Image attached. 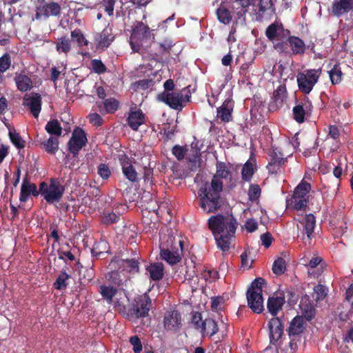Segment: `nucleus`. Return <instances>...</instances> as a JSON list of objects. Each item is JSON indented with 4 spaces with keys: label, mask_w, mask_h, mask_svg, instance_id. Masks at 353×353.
Here are the masks:
<instances>
[{
    "label": "nucleus",
    "mask_w": 353,
    "mask_h": 353,
    "mask_svg": "<svg viewBox=\"0 0 353 353\" xmlns=\"http://www.w3.org/2000/svg\"><path fill=\"white\" fill-rule=\"evenodd\" d=\"M285 303L284 294L282 292L274 294L273 296H270L267 303V307L268 312L272 315L276 316L280 310H282L283 305Z\"/></svg>",
    "instance_id": "24"
},
{
    "label": "nucleus",
    "mask_w": 353,
    "mask_h": 353,
    "mask_svg": "<svg viewBox=\"0 0 353 353\" xmlns=\"http://www.w3.org/2000/svg\"><path fill=\"white\" fill-rule=\"evenodd\" d=\"M112 271L108 272L105 278L108 280L109 285L114 286L117 288L123 285V279L121 278L119 271L118 269H111Z\"/></svg>",
    "instance_id": "39"
},
{
    "label": "nucleus",
    "mask_w": 353,
    "mask_h": 353,
    "mask_svg": "<svg viewBox=\"0 0 353 353\" xmlns=\"http://www.w3.org/2000/svg\"><path fill=\"white\" fill-rule=\"evenodd\" d=\"M87 142L88 139L85 131L80 127H76L68 143V151L75 157Z\"/></svg>",
    "instance_id": "12"
},
{
    "label": "nucleus",
    "mask_w": 353,
    "mask_h": 353,
    "mask_svg": "<svg viewBox=\"0 0 353 353\" xmlns=\"http://www.w3.org/2000/svg\"><path fill=\"white\" fill-rule=\"evenodd\" d=\"M343 72L339 63L334 65L332 68L329 71V76L331 83L333 85L339 84L342 81Z\"/></svg>",
    "instance_id": "42"
},
{
    "label": "nucleus",
    "mask_w": 353,
    "mask_h": 353,
    "mask_svg": "<svg viewBox=\"0 0 353 353\" xmlns=\"http://www.w3.org/2000/svg\"><path fill=\"white\" fill-rule=\"evenodd\" d=\"M90 65L92 70L98 74H101L107 72V67L100 59L91 60Z\"/></svg>",
    "instance_id": "53"
},
{
    "label": "nucleus",
    "mask_w": 353,
    "mask_h": 353,
    "mask_svg": "<svg viewBox=\"0 0 353 353\" xmlns=\"http://www.w3.org/2000/svg\"><path fill=\"white\" fill-rule=\"evenodd\" d=\"M11 65V57L6 53L0 57V72L3 73L8 70Z\"/></svg>",
    "instance_id": "58"
},
{
    "label": "nucleus",
    "mask_w": 353,
    "mask_h": 353,
    "mask_svg": "<svg viewBox=\"0 0 353 353\" xmlns=\"http://www.w3.org/2000/svg\"><path fill=\"white\" fill-rule=\"evenodd\" d=\"M300 307L304 315V317L307 320L310 321L315 315V310L314 306L310 303H306V301L303 302L301 300L300 303Z\"/></svg>",
    "instance_id": "45"
},
{
    "label": "nucleus",
    "mask_w": 353,
    "mask_h": 353,
    "mask_svg": "<svg viewBox=\"0 0 353 353\" xmlns=\"http://www.w3.org/2000/svg\"><path fill=\"white\" fill-rule=\"evenodd\" d=\"M223 184L216 180L208 182L199 190L198 197L199 205L202 210L207 214L217 212L223 205V199L221 193L223 190Z\"/></svg>",
    "instance_id": "1"
},
{
    "label": "nucleus",
    "mask_w": 353,
    "mask_h": 353,
    "mask_svg": "<svg viewBox=\"0 0 353 353\" xmlns=\"http://www.w3.org/2000/svg\"><path fill=\"white\" fill-rule=\"evenodd\" d=\"M59 138L50 137L47 140L40 143V147L48 154H55L59 150Z\"/></svg>",
    "instance_id": "33"
},
{
    "label": "nucleus",
    "mask_w": 353,
    "mask_h": 353,
    "mask_svg": "<svg viewBox=\"0 0 353 353\" xmlns=\"http://www.w3.org/2000/svg\"><path fill=\"white\" fill-rule=\"evenodd\" d=\"M61 11V8L58 3L50 2L42 6L37 7L34 18L37 20H40L43 17L47 19L50 16L58 17L60 16Z\"/></svg>",
    "instance_id": "18"
},
{
    "label": "nucleus",
    "mask_w": 353,
    "mask_h": 353,
    "mask_svg": "<svg viewBox=\"0 0 353 353\" xmlns=\"http://www.w3.org/2000/svg\"><path fill=\"white\" fill-rule=\"evenodd\" d=\"M265 284L264 279L256 278L247 292L248 305L256 314H261L264 310L262 290Z\"/></svg>",
    "instance_id": "4"
},
{
    "label": "nucleus",
    "mask_w": 353,
    "mask_h": 353,
    "mask_svg": "<svg viewBox=\"0 0 353 353\" xmlns=\"http://www.w3.org/2000/svg\"><path fill=\"white\" fill-rule=\"evenodd\" d=\"M120 219V216L116 213L112 212H104L101 216V221L105 225H112L117 223Z\"/></svg>",
    "instance_id": "54"
},
{
    "label": "nucleus",
    "mask_w": 353,
    "mask_h": 353,
    "mask_svg": "<svg viewBox=\"0 0 353 353\" xmlns=\"http://www.w3.org/2000/svg\"><path fill=\"white\" fill-rule=\"evenodd\" d=\"M217 18L220 22L228 24L232 20L230 11L224 7H220L216 10Z\"/></svg>",
    "instance_id": "49"
},
{
    "label": "nucleus",
    "mask_w": 353,
    "mask_h": 353,
    "mask_svg": "<svg viewBox=\"0 0 353 353\" xmlns=\"http://www.w3.org/2000/svg\"><path fill=\"white\" fill-rule=\"evenodd\" d=\"M305 329L306 324L304 318L301 316H296L290 323V325L286 331L290 338H301V335L304 332Z\"/></svg>",
    "instance_id": "22"
},
{
    "label": "nucleus",
    "mask_w": 353,
    "mask_h": 353,
    "mask_svg": "<svg viewBox=\"0 0 353 353\" xmlns=\"http://www.w3.org/2000/svg\"><path fill=\"white\" fill-rule=\"evenodd\" d=\"M71 38L79 47L88 45V40L85 39L82 31L79 28H76L71 32Z\"/></svg>",
    "instance_id": "46"
},
{
    "label": "nucleus",
    "mask_w": 353,
    "mask_h": 353,
    "mask_svg": "<svg viewBox=\"0 0 353 353\" xmlns=\"http://www.w3.org/2000/svg\"><path fill=\"white\" fill-rule=\"evenodd\" d=\"M314 293L313 297L316 301L323 300L327 294L325 286L321 284H318L314 288Z\"/></svg>",
    "instance_id": "55"
},
{
    "label": "nucleus",
    "mask_w": 353,
    "mask_h": 353,
    "mask_svg": "<svg viewBox=\"0 0 353 353\" xmlns=\"http://www.w3.org/2000/svg\"><path fill=\"white\" fill-rule=\"evenodd\" d=\"M152 307V300L147 293L137 296L130 309V314L136 318L148 316Z\"/></svg>",
    "instance_id": "11"
},
{
    "label": "nucleus",
    "mask_w": 353,
    "mask_h": 353,
    "mask_svg": "<svg viewBox=\"0 0 353 353\" xmlns=\"http://www.w3.org/2000/svg\"><path fill=\"white\" fill-rule=\"evenodd\" d=\"M232 165L230 163L226 164L225 162L219 161L216 165V174L213 176L212 181L214 179L216 181L223 184V182L221 181V179H232V173L230 171V168Z\"/></svg>",
    "instance_id": "26"
},
{
    "label": "nucleus",
    "mask_w": 353,
    "mask_h": 353,
    "mask_svg": "<svg viewBox=\"0 0 353 353\" xmlns=\"http://www.w3.org/2000/svg\"><path fill=\"white\" fill-rule=\"evenodd\" d=\"M275 13L272 0H259L258 10L256 11V20L263 21L270 20Z\"/></svg>",
    "instance_id": "20"
},
{
    "label": "nucleus",
    "mask_w": 353,
    "mask_h": 353,
    "mask_svg": "<svg viewBox=\"0 0 353 353\" xmlns=\"http://www.w3.org/2000/svg\"><path fill=\"white\" fill-rule=\"evenodd\" d=\"M290 34V31L285 29L281 22L274 21L268 26L265 30V36L272 42L285 41Z\"/></svg>",
    "instance_id": "13"
},
{
    "label": "nucleus",
    "mask_w": 353,
    "mask_h": 353,
    "mask_svg": "<svg viewBox=\"0 0 353 353\" xmlns=\"http://www.w3.org/2000/svg\"><path fill=\"white\" fill-rule=\"evenodd\" d=\"M261 190L259 185L251 184L248 190V196L250 201H254L261 196Z\"/></svg>",
    "instance_id": "57"
},
{
    "label": "nucleus",
    "mask_w": 353,
    "mask_h": 353,
    "mask_svg": "<svg viewBox=\"0 0 353 353\" xmlns=\"http://www.w3.org/2000/svg\"><path fill=\"white\" fill-rule=\"evenodd\" d=\"M219 330L217 323L211 318L204 319V326L202 334L214 335Z\"/></svg>",
    "instance_id": "41"
},
{
    "label": "nucleus",
    "mask_w": 353,
    "mask_h": 353,
    "mask_svg": "<svg viewBox=\"0 0 353 353\" xmlns=\"http://www.w3.org/2000/svg\"><path fill=\"white\" fill-rule=\"evenodd\" d=\"M116 0H103L101 5L104 8L105 11L110 17L114 14V8Z\"/></svg>",
    "instance_id": "62"
},
{
    "label": "nucleus",
    "mask_w": 353,
    "mask_h": 353,
    "mask_svg": "<svg viewBox=\"0 0 353 353\" xmlns=\"http://www.w3.org/2000/svg\"><path fill=\"white\" fill-rule=\"evenodd\" d=\"M72 49L71 41L66 36L58 39L56 43V50L59 54H67Z\"/></svg>",
    "instance_id": "36"
},
{
    "label": "nucleus",
    "mask_w": 353,
    "mask_h": 353,
    "mask_svg": "<svg viewBox=\"0 0 353 353\" xmlns=\"http://www.w3.org/2000/svg\"><path fill=\"white\" fill-rule=\"evenodd\" d=\"M14 81L18 90L21 92L30 90L33 87L31 79L26 74H17Z\"/></svg>",
    "instance_id": "32"
},
{
    "label": "nucleus",
    "mask_w": 353,
    "mask_h": 353,
    "mask_svg": "<svg viewBox=\"0 0 353 353\" xmlns=\"http://www.w3.org/2000/svg\"><path fill=\"white\" fill-rule=\"evenodd\" d=\"M298 221L303 227L301 230L302 240L306 243L307 241L310 243L312 234L316 226V217L312 213L305 214L301 220L298 219Z\"/></svg>",
    "instance_id": "19"
},
{
    "label": "nucleus",
    "mask_w": 353,
    "mask_h": 353,
    "mask_svg": "<svg viewBox=\"0 0 353 353\" xmlns=\"http://www.w3.org/2000/svg\"><path fill=\"white\" fill-rule=\"evenodd\" d=\"M114 39L110 28H105L101 32L96 33L94 37V43L99 48H108Z\"/></svg>",
    "instance_id": "23"
},
{
    "label": "nucleus",
    "mask_w": 353,
    "mask_h": 353,
    "mask_svg": "<svg viewBox=\"0 0 353 353\" xmlns=\"http://www.w3.org/2000/svg\"><path fill=\"white\" fill-rule=\"evenodd\" d=\"M23 105L28 108L34 118H37L41 110L42 98L39 93L26 94L23 99Z\"/></svg>",
    "instance_id": "16"
},
{
    "label": "nucleus",
    "mask_w": 353,
    "mask_h": 353,
    "mask_svg": "<svg viewBox=\"0 0 353 353\" xmlns=\"http://www.w3.org/2000/svg\"><path fill=\"white\" fill-rule=\"evenodd\" d=\"M187 149L184 146L176 145L172 148V153L177 160L181 161L184 159Z\"/></svg>",
    "instance_id": "61"
},
{
    "label": "nucleus",
    "mask_w": 353,
    "mask_h": 353,
    "mask_svg": "<svg viewBox=\"0 0 353 353\" xmlns=\"http://www.w3.org/2000/svg\"><path fill=\"white\" fill-rule=\"evenodd\" d=\"M311 190V185L309 183L302 180L301 183L295 188L294 194L296 195L301 199L308 201V194Z\"/></svg>",
    "instance_id": "34"
},
{
    "label": "nucleus",
    "mask_w": 353,
    "mask_h": 353,
    "mask_svg": "<svg viewBox=\"0 0 353 353\" xmlns=\"http://www.w3.org/2000/svg\"><path fill=\"white\" fill-rule=\"evenodd\" d=\"M287 99V89L285 85H279L273 93V99L277 107L282 106Z\"/></svg>",
    "instance_id": "37"
},
{
    "label": "nucleus",
    "mask_w": 353,
    "mask_h": 353,
    "mask_svg": "<svg viewBox=\"0 0 353 353\" xmlns=\"http://www.w3.org/2000/svg\"><path fill=\"white\" fill-rule=\"evenodd\" d=\"M254 174L253 164L248 161L241 170L242 179L245 181H250Z\"/></svg>",
    "instance_id": "51"
},
{
    "label": "nucleus",
    "mask_w": 353,
    "mask_h": 353,
    "mask_svg": "<svg viewBox=\"0 0 353 353\" xmlns=\"http://www.w3.org/2000/svg\"><path fill=\"white\" fill-rule=\"evenodd\" d=\"M98 174L103 179L107 180L111 175V171L109 166L105 163H101L97 168Z\"/></svg>",
    "instance_id": "59"
},
{
    "label": "nucleus",
    "mask_w": 353,
    "mask_h": 353,
    "mask_svg": "<svg viewBox=\"0 0 353 353\" xmlns=\"http://www.w3.org/2000/svg\"><path fill=\"white\" fill-rule=\"evenodd\" d=\"M141 258L133 254V257L122 259L119 256H114L108 265L110 269H118L121 271H126L128 273L136 274L139 272V265Z\"/></svg>",
    "instance_id": "10"
},
{
    "label": "nucleus",
    "mask_w": 353,
    "mask_h": 353,
    "mask_svg": "<svg viewBox=\"0 0 353 353\" xmlns=\"http://www.w3.org/2000/svg\"><path fill=\"white\" fill-rule=\"evenodd\" d=\"M234 234L227 233L220 234L218 236H214L216 245L223 252H228L230 248L231 239Z\"/></svg>",
    "instance_id": "31"
},
{
    "label": "nucleus",
    "mask_w": 353,
    "mask_h": 353,
    "mask_svg": "<svg viewBox=\"0 0 353 353\" xmlns=\"http://www.w3.org/2000/svg\"><path fill=\"white\" fill-rule=\"evenodd\" d=\"M313 110L312 101L307 97L304 99L292 109L294 119L299 123L305 121V117H310Z\"/></svg>",
    "instance_id": "14"
},
{
    "label": "nucleus",
    "mask_w": 353,
    "mask_h": 353,
    "mask_svg": "<svg viewBox=\"0 0 353 353\" xmlns=\"http://www.w3.org/2000/svg\"><path fill=\"white\" fill-rule=\"evenodd\" d=\"M146 272L149 274L151 280L154 281H160L164 275V265L162 263L157 262L150 263L145 268Z\"/></svg>",
    "instance_id": "29"
},
{
    "label": "nucleus",
    "mask_w": 353,
    "mask_h": 353,
    "mask_svg": "<svg viewBox=\"0 0 353 353\" xmlns=\"http://www.w3.org/2000/svg\"><path fill=\"white\" fill-rule=\"evenodd\" d=\"M108 243L105 241L101 240L94 244L91 252L94 256L99 257L108 252Z\"/></svg>",
    "instance_id": "43"
},
{
    "label": "nucleus",
    "mask_w": 353,
    "mask_h": 353,
    "mask_svg": "<svg viewBox=\"0 0 353 353\" xmlns=\"http://www.w3.org/2000/svg\"><path fill=\"white\" fill-rule=\"evenodd\" d=\"M9 137L12 143L18 149H22L25 147V142L21 136L17 132H9Z\"/></svg>",
    "instance_id": "56"
},
{
    "label": "nucleus",
    "mask_w": 353,
    "mask_h": 353,
    "mask_svg": "<svg viewBox=\"0 0 353 353\" xmlns=\"http://www.w3.org/2000/svg\"><path fill=\"white\" fill-rule=\"evenodd\" d=\"M274 48L280 53L302 55L305 52L306 46L299 37L289 35L285 41L274 43Z\"/></svg>",
    "instance_id": "7"
},
{
    "label": "nucleus",
    "mask_w": 353,
    "mask_h": 353,
    "mask_svg": "<svg viewBox=\"0 0 353 353\" xmlns=\"http://www.w3.org/2000/svg\"><path fill=\"white\" fill-rule=\"evenodd\" d=\"M164 327L167 330L177 331L181 327V314L176 310H172L165 314Z\"/></svg>",
    "instance_id": "21"
},
{
    "label": "nucleus",
    "mask_w": 353,
    "mask_h": 353,
    "mask_svg": "<svg viewBox=\"0 0 353 353\" xmlns=\"http://www.w3.org/2000/svg\"><path fill=\"white\" fill-rule=\"evenodd\" d=\"M88 119L90 123L96 127H99L103 123V119L98 113H90Z\"/></svg>",
    "instance_id": "64"
},
{
    "label": "nucleus",
    "mask_w": 353,
    "mask_h": 353,
    "mask_svg": "<svg viewBox=\"0 0 353 353\" xmlns=\"http://www.w3.org/2000/svg\"><path fill=\"white\" fill-rule=\"evenodd\" d=\"M192 323L196 330L201 331L203 333L204 320L203 319L202 314L199 312H195L192 314Z\"/></svg>",
    "instance_id": "52"
},
{
    "label": "nucleus",
    "mask_w": 353,
    "mask_h": 353,
    "mask_svg": "<svg viewBox=\"0 0 353 353\" xmlns=\"http://www.w3.org/2000/svg\"><path fill=\"white\" fill-rule=\"evenodd\" d=\"M300 339L301 338L297 337L290 338V341L289 343L288 347L286 349V352L288 353H296L298 350Z\"/></svg>",
    "instance_id": "63"
},
{
    "label": "nucleus",
    "mask_w": 353,
    "mask_h": 353,
    "mask_svg": "<svg viewBox=\"0 0 353 353\" xmlns=\"http://www.w3.org/2000/svg\"><path fill=\"white\" fill-rule=\"evenodd\" d=\"M268 327L270 343L274 345L283 334L284 320L281 317H273L268 322Z\"/></svg>",
    "instance_id": "15"
},
{
    "label": "nucleus",
    "mask_w": 353,
    "mask_h": 353,
    "mask_svg": "<svg viewBox=\"0 0 353 353\" xmlns=\"http://www.w3.org/2000/svg\"><path fill=\"white\" fill-rule=\"evenodd\" d=\"M70 278V275L67 274L65 270H62L54 283V288L59 290H65L68 286L67 280Z\"/></svg>",
    "instance_id": "44"
},
{
    "label": "nucleus",
    "mask_w": 353,
    "mask_h": 353,
    "mask_svg": "<svg viewBox=\"0 0 353 353\" xmlns=\"http://www.w3.org/2000/svg\"><path fill=\"white\" fill-rule=\"evenodd\" d=\"M208 225L214 236L220 234H235L238 223L232 216H225L222 214L211 216L208 220Z\"/></svg>",
    "instance_id": "3"
},
{
    "label": "nucleus",
    "mask_w": 353,
    "mask_h": 353,
    "mask_svg": "<svg viewBox=\"0 0 353 353\" xmlns=\"http://www.w3.org/2000/svg\"><path fill=\"white\" fill-rule=\"evenodd\" d=\"M118 289L110 285H102L100 286L99 292L101 293L103 299L108 303L112 301V298L117 293Z\"/></svg>",
    "instance_id": "38"
},
{
    "label": "nucleus",
    "mask_w": 353,
    "mask_h": 353,
    "mask_svg": "<svg viewBox=\"0 0 353 353\" xmlns=\"http://www.w3.org/2000/svg\"><path fill=\"white\" fill-rule=\"evenodd\" d=\"M308 201L306 199H301L293 194L292 198L288 201V205L289 208L299 211L304 210L307 207Z\"/></svg>",
    "instance_id": "40"
},
{
    "label": "nucleus",
    "mask_w": 353,
    "mask_h": 353,
    "mask_svg": "<svg viewBox=\"0 0 353 353\" xmlns=\"http://www.w3.org/2000/svg\"><path fill=\"white\" fill-rule=\"evenodd\" d=\"M30 183L26 179H23L21 186L19 201L25 203L28 201L30 195Z\"/></svg>",
    "instance_id": "48"
},
{
    "label": "nucleus",
    "mask_w": 353,
    "mask_h": 353,
    "mask_svg": "<svg viewBox=\"0 0 353 353\" xmlns=\"http://www.w3.org/2000/svg\"><path fill=\"white\" fill-rule=\"evenodd\" d=\"M122 171L124 176L131 182L137 181V172L132 165L131 161L127 157L121 159Z\"/></svg>",
    "instance_id": "30"
},
{
    "label": "nucleus",
    "mask_w": 353,
    "mask_h": 353,
    "mask_svg": "<svg viewBox=\"0 0 353 353\" xmlns=\"http://www.w3.org/2000/svg\"><path fill=\"white\" fill-rule=\"evenodd\" d=\"M286 270V262L284 259L281 257L277 258L273 265L272 271L276 275L283 274Z\"/></svg>",
    "instance_id": "50"
},
{
    "label": "nucleus",
    "mask_w": 353,
    "mask_h": 353,
    "mask_svg": "<svg viewBox=\"0 0 353 353\" xmlns=\"http://www.w3.org/2000/svg\"><path fill=\"white\" fill-rule=\"evenodd\" d=\"M46 131L54 137L61 136L62 132V128L60 123L57 119L50 120L45 126Z\"/></svg>",
    "instance_id": "35"
},
{
    "label": "nucleus",
    "mask_w": 353,
    "mask_h": 353,
    "mask_svg": "<svg viewBox=\"0 0 353 353\" xmlns=\"http://www.w3.org/2000/svg\"><path fill=\"white\" fill-rule=\"evenodd\" d=\"M171 246L170 248H161L160 256L162 259L170 265H175L179 263L183 255V241L179 239L177 241L173 238L170 239Z\"/></svg>",
    "instance_id": "9"
},
{
    "label": "nucleus",
    "mask_w": 353,
    "mask_h": 353,
    "mask_svg": "<svg viewBox=\"0 0 353 353\" xmlns=\"http://www.w3.org/2000/svg\"><path fill=\"white\" fill-rule=\"evenodd\" d=\"M191 85H189L178 92H168L163 91L157 95V99L168 105L170 108L181 111L190 101Z\"/></svg>",
    "instance_id": "2"
},
{
    "label": "nucleus",
    "mask_w": 353,
    "mask_h": 353,
    "mask_svg": "<svg viewBox=\"0 0 353 353\" xmlns=\"http://www.w3.org/2000/svg\"><path fill=\"white\" fill-rule=\"evenodd\" d=\"M234 102L231 99H225L222 105L217 108V117L223 122H229L232 120V112Z\"/></svg>",
    "instance_id": "27"
},
{
    "label": "nucleus",
    "mask_w": 353,
    "mask_h": 353,
    "mask_svg": "<svg viewBox=\"0 0 353 353\" xmlns=\"http://www.w3.org/2000/svg\"><path fill=\"white\" fill-rule=\"evenodd\" d=\"M105 113L112 114L119 108V101L114 98H108L103 102Z\"/></svg>",
    "instance_id": "47"
},
{
    "label": "nucleus",
    "mask_w": 353,
    "mask_h": 353,
    "mask_svg": "<svg viewBox=\"0 0 353 353\" xmlns=\"http://www.w3.org/2000/svg\"><path fill=\"white\" fill-rule=\"evenodd\" d=\"M270 156V161L267 166L269 172L271 174H277L281 172V168L286 161V158H284L283 154L278 148L272 147L269 153Z\"/></svg>",
    "instance_id": "17"
},
{
    "label": "nucleus",
    "mask_w": 353,
    "mask_h": 353,
    "mask_svg": "<svg viewBox=\"0 0 353 353\" xmlns=\"http://www.w3.org/2000/svg\"><path fill=\"white\" fill-rule=\"evenodd\" d=\"M353 10V0L335 1L332 6V14L340 17L344 14L348 13Z\"/></svg>",
    "instance_id": "25"
},
{
    "label": "nucleus",
    "mask_w": 353,
    "mask_h": 353,
    "mask_svg": "<svg viewBox=\"0 0 353 353\" xmlns=\"http://www.w3.org/2000/svg\"><path fill=\"white\" fill-rule=\"evenodd\" d=\"M130 343L132 345L134 353H141L143 345L139 337L137 335L132 336L129 340Z\"/></svg>",
    "instance_id": "60"
},
{
    "label": "nucleus",
    "mask_w": 353,
    "mask_h": 353,
    "mask_svg": "<svg viewBox=\"0 0 353 353\" xmlns=\"http://www.w3.org/2000/svg\"><path fill=\"white\" fill-rule=\"evenodd\" d=\"M321 74V69H310L304 72H299L296 77V81L299 90L308 94L318 82Z\"/></svg>",
    "instance_id": "8"
},
{
    "label": "nucleus",
    "mask_w": 353,
    "mask_h": 353,
    "mask_svg": "<svg viewBox=\"0 0 353 353\" xmlns=\"http://www.w3.org/2000/svg\"><path fill=\"white\" fill-rule=\"evenodd\" d=\"M150 28L142 21L136 22L132 27L129 44L133 52L140 53L144 42L150 40Z\"/></svg>",
    "instance_id": "5"
},
{
    "label": "nucleus",
    "mask_w": 353,
    "mask_h": 353,
    "mask_svg": "<svg viewBox=\"0 0 353 353\" xmlns=\"http://www.w3.org/2000/svg\"><path fill=\"white\" fill-rule=\"evenodd\" d=\"M65 192V186L59 179L52 178L50 183L41 182V195L48 203H58L62 199Z\"/></svg>",
    "instance_id": "6"
},
{
    "label": "nucleus",
    "mask_w": 353,
    "mask_h": 353,
    "mask_svg": "<svg viewBox=\"0 0 353 353\" xmlns=\"http://www.w3.org/2000/svg\"><path fill=\"white\" fill-rule=\"evenodd\" d=\"M145 114L140 109L131 111L127 119L128 125L134 131H137L139 126L145 123Z\"/></svg>",
    "instance_id": "28"
}]
</instances>
